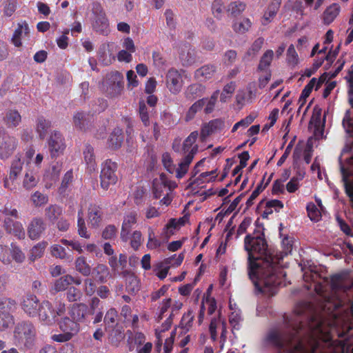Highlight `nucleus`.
I'll list each match as a JSON object with an SVG mask.
<instances>
[{"label": "nucleus", "instance_id": "f257e3e1", "mask_svg": "<svg viewBox=\"0 0 353 353\" xmlns=\"http://www.w3.org/2000/svg\"><path fill=\"white\" fill-rule=\"evenodd\" d=\"M301 265L305 288H314L320 303L298 304L293 312L283 316L284 327L291 331H324L327 325L341 331L352 330L353 276L343 273L329 279L324 268L312 261Z\"/></svg>", "mask_w": 353, "mask_h": 353}, {"label": "nucleus", "instance_id": "f03ea898", "mask_svg": "<svg viewBox=\"0 0 353 353\" xmlns=\"http://www.w3.org/2000/svg\"><path fill=\"white\" fill-rule=\"evenodd\" d=\"M244 247L248 254V276L255 291L273 296L285 276V272L280 266V258L270 252L263 235L260 232L248 235Z\"/></svg>", "mask_w": 353, "mask_h": 353}, {"label": "nucleus", "instance_id": "7ed1b4c3", "mask_svg": "<svg viewBox=\"0 0 353 353\" xmlns=\"http://www.w3.org/2000/svg\"><path fill=\"white\" fill-rule=\"evenodd\" d=\"M300 332H269L265 338L266 343L277 349L279 353H315L320 345L316 332H307V344L302 339ZM327 337L332 332H325Z\"/></svg>", "mask_w": 353, "mask_h": 353}, {"label": "nucleus", "instance_id": "20e7f679", "mask_svg": "<svg viewBox=\"0 0 353 353\" xmlns=\"http://www.w3.org/2000/svg\"><path fill=\"white\" fill-rule=\"evenodd\" d=\"M176 187L175 182L169 180L165 175L161 174L153 181V194L160 200V205H169L173 198L172 191Z\"/></svg>", "mask_w": 353, "mask_h": 353}, {"label": "nucleus", "instance_id": "39448f33", "mask_svg": "<svg viewBox=\"0 0 353 353\" xmlns=\"http://www.w3.org/2000/svg\"><path fill=\"white\" fill-rule=\"evenodd\" d=\"M2 214L4 216L3 228L7 233L15 236L21 239L25 236V231L21 222L17 221L20 218L18 210L6 205L2 210Z\"/></svg>", "mask_w": 353, "mask_h": 353}, {"label": "nucleus", "instance_id": "423d86ee", "mask_svg": "<svg viewBox=\"0 0 353 353\" xmlns=\"http://www.w3.org/2000/svg\"><path fill=\"white\" fill-rule=\"evenodd\" d=\"M183 307V303L179 300H172L171 298L163 299L158 307V319L161 320L166 317V320L163 323V327L161 331L168 330L171 328L172 319Z\"/></svg>", "mask_w": 353, "mask_h": 353}, {"label": "nucleus", "instance_id": "0eeeda50", "mask_svg": "<svg viewBox=\"0 0 353 353\" xmlns=\"http://www.w3.org/2000/svg\"><path fill=\"white\" fill-rule=\"evenodd\" d=\"M26 260V255L21 248L14 243L10 246L0 244V261L6 265H10L12 263L21 264Z\"/></svg>", "mask_w": 353, "mask_h": 353}, {"label": "nucleus", "instance_id": "6e6552de", "mask_svg": "<svg viewBox=\"0 0 353 353\" xmlns=\"http://www.w3.org/2000/svg\"><path fill=\"white\" fill-rule=\"evenodd\" d=\"M102 88L110 97H117L123 90V77L119 72L108 73L102 83Z\"/></svg>", "mask_w": 353, "mask_h": 353}, {"label": "nucleus", "instance_id": "1a4fd4ad", "mask_svg": "<svg viewBox=\"0 0 353 353\" xmlns=\"http://www.w3.org/2000/svg\"><path fill=\"white\" fill-rule=\"evenodd\" d=\"M92 12L93 14L92 19V29L97 33L108 35L110 32V22L101 5L99 3H94Z\"/></svg>", "mask_w": 353, "mask_h": 353}, {"label": "nucleus", "instance_id": "9d476101", "mask_svg": "<svg viewBox=\"0 0 353 353\" xmlns=\"http://www.w3.org/2000/svg\"><path fill=\"white\" fill-rule=\"evenodd\" d=\"M87 306L85 304H74L70 309V314L73 320L65 318L59 322V327L62 331H71L79 329L77 321H81L85 314Z\"/></svg>", "mask_w": 353, "mask_h": 353}, {"label": "nucleus", "instance_id": "9b49d317", "mask_svg": "<svg viewBox=\"0 0 353 353\" xmlns=\"http://www.w3.org/2000/svg\"><path fill=\"white\" fill-rule=\"evenodd\" d=\"M15 309L14 301L6 298L0 299V331L13 327L14 321L10 313Z\"/></svg>", "mask_w": 353, "mask_h": 353}, {"label": "nucleus", "instance_id": "f8f14e48", "mask_svg": "<svg viewBox=\"0 0 353 353\" xmlns=\"http://www.w3.org/2000/svg\"><path fill=\"white\" fill-rule=\"evenodd\" d=\"M24 161L23 159L16 155L12 161L8 174L3 178V186L10 190L15 189V181L21 174Z\"/></svg>", "mask_w": 353, "mask_h": 353}, {"label": "nucleus", "instance_id": "ddd939ff", "mask_svg": "<svg viewBox=\"0 0 353 353\" xmlns=\"http://www.w3.org/2000/svg\"><path fill=\"white\" fill-rule=\"evenodd\" d=\"M117 163L110 160L105 161L102 164L100 178L101 186L103 189L107 190L110 185L116 183L117 181Z\"/></svg>", "mask_w": 353, "mask_h": 353}, {"label": "nucleus", "instance_id": "4468645a", "mask_svg": "<svg viewBox=\"0 0 353 353\" xmlns=\"http://www.w3.org/2000/svg\"><path fill=\"white\" fill-rule=\"evenodd\" d=\"M17 146V139L8 134L4 129L0 128V159H8L12 154Z\"/></svg>", "mask_w": 353, "mask_h": 353}, {"label": "nucleus", "instance_id": "2eb2a0df", "mask_svg": "<svg viewBox=\"0 0 353 353\" xmlns=\"http://www.w3.org/2000/svg\"><path fill=\"white\" fill-rule=\"evenodd\" d=\"M48 147L52 158L57 157L63 154L65 144L62 134L57 130L53 131L48 139Z\"/></svg>", "mask_w": 353, "mask_h": 353}, {"label": "nucleus", "instance_id": "dca6fc26", "mask_svg": "<svg viewBox=\"0 0 353 353\" xmlns=\"http://www.w3.org/2000/svg\"><path fill=\"white\" fill-rule=\"evenodd\" d=\"M342 181L347 196L353 198V181L349 177L353 176V156L350 157L345 163H340Z\"/></svg>", "mask_w": 353, "mask_h": 353}, {"label": "nucleus", "instance_id": "f3484780", "mask_svg": "<svg viewBox=\"0 0 353 353\" xmlns=\"http://www.w3.org/2000/svg\"><path fill=\"white\" fill-rule=\"evenodd\" d=\"M227 128V125L224 120L221 119H216L203 123L201 130V138L204 140L206 137L221 133Z\"/></svg>", "mask_w": 353, "mask_h": 353}, {"label": "nucleus", "instance_id": "a211bd4d", "mask_svg": "<svg viewBox=\"0 0 353 353\" xmlns=\"http://www.w3.org/2000/svg\"><path fill=\"white\" fill-rule=\"evenodd\" d=\"M181 74L176 69L172 68L166 74V85L173 94L179 93L183 87Z\"/></svg>", "mask_w": 353, "mask_h": 353}, {"label": "nucleus", "instance_id": "6ab92c4d", "mask_svg": "<svg viewBox=\"0 0 353 353\" xmlns=\"http://www.w3.org/2000/svg\"><path fill=\"white\" fill-rule=\"evenodd\" d=\"M282 0H271L270 3L265 8L261 17V22L262 25L267 26L273 21L281 4Z\"/></svg>", "mask_w": 353, "mask_h": 353}, {"label": "nucleus", "instance_id": "aec40b11", "mask_svg": "<svg viewBox=\"0 0 353 353\" xmlns=\"http://www.w3.org/2000/svg\"><path fill=\"white\" fill-rule=\"evenodd\" d=\"M39 181L37 171L32 165L27 167L22 179V187L29 191L36 187Z\"/></svg>", "mask_w": 353, "mask_h": 353}, {"label": "nucleus", "instance_id": "412c9836", "mask_svg": "<svg viewBox=\"0 0 353 353\" xmlns=\"http://www.w3.org/2000/svg\"><path fill=\"white\" fill-rule=\"evenodd\" d=\"M37 314H39L41 321L46 324L52 323L56 321V316L54 311H52L51 304L48 301H44L39 305Z\"/></svg>", "mask_w": 353, "mask_h": 353}, {"label": "nucleus", "instance_id": "4be33fe9", "mask_svg": "<svg viewBox=\"0 0 353 353\" xmlns=\"http://www.w3.org/2000/svg\"><path fill=\"white\" fill-rule=\"evenodd\" d=\"M137 216L135 212H129L125 216L121 232V239L123 241L126 242L128 240L130 229L137 222Z\"/></svg>", "mask_w": 353, "mask_h": 353}, {"label": "nucleus", "instance_id": "5701e85b", "mask_svg": "<svg viewBox=\"0 0 353 353\" xmlns=\"http://www.w3.org/2000/svg\"><path fill=\"white\" fill-rule=\"evenodd\" d=\"M312 2L313 0H289L286 6L296 13V17L301 18L305 14V9Z\"/></svg>", "mask_w": 353, "mask_h": 353}, {"label": "nucleus", "instance_id": "b1692460", "mask_svg": "<svg viewBox=\"0 0 353 353\" xmlns=\"http://www.w3.org/2000/svg\"><path fill=\"white\" fill-rule=\"evenodd\" d=\"M38 299L34 295H27L22 303V307L26 313L30 316L37 315L39 311Z\"/></svg>", "mask_w": 353, "mask_h": 353}, {"label": "nucleus", "instance_id": "393cba45", "mask_svg": "<svg viewBox=\"0 0 353 353\" xmlns=\"http://www.w3.org/2000/svg\"><path fill=\"white\" fill-rule=\"evenodd\" d=\"M46 226L42 219H34L28 228V234L31 239H37L45 230Z\"/></svg>", "mask_w": 353, "mask_h": 353}, {"label": "nucleus", "instance_id": "a878e982", "mask_svg": "<svg viewBox=\"0 0 353 353\" xmlns=\"http://www.w3.org/2000/svg\"><path fill=\"white\" fill-rule=\"evenodd\" d=\"M216 72V66L211 64L204 65L194 72V78L202 82L210 79Z\"/></svg>", "mask_w": 353, "mask_h": 353}, {"label": "nucleus", "instance_id": "bb28decb", "mask_svg": "<svg viewBox=\"0 0 353 353\" xmlns=\"http://www.w3.org/2000/svg\"><path fill=\"white\" fill-rule=\"evenodd\" d=\"M198 137V132H192L184 141L183 150L186 155H192L194 158L198 151V146L195 144Z\"/></svg>", "mask_w": 353, "mask_h": 353}, {"label": "nucleus", "instance_id": "cd10ccee", "mask_svg": "<svg viewBox=\"0 0 353 353\" xmlns=\"http://www.w3.org/2000/svg\"><path fill=\"white\" fill-rule=\"evenodd\" d=\"M92 121V117L83 112H77L73 116V125L79 130H85Z\"/></svg>", "mask_w": 353, "mask_h": 353}, {"label": "nucleus", "instance_id": "c85d7f7f", "mask_svg": "<svg viewBox=\"0 0 353 353\" xmlns=\"http://www.w3.org/2000/svg\"><path fill=\"white\" fill-rule=\"evenodd\" d=\"M14 338L18 345L30 349L34 345L35 334L34 332H14Z\"/></svg>", "mask_w": 353, "mask_h": 353}, {"label": "nucleus", "instance_id": "c756f323", "mask_svg": "<svg viewBox=\"0 0 353 353\" xmlns=\"http://www.w3.org/2000/svg\"><path fill=\"white\" fill-rule=\"evenodd\" d=\"M101 209L95 205H92L88 208V222L91 228H97L101 221Z\"/></svg>", "mask_w": 353, "mask_h": 353}, {"label": "nucleus", "instance_id": "7c9ffc66", "mask_svg": "<svg viewBox=\"0 0 353 353\" xmlns=\"http://www.w3.org/2000/svg\"><path fill=\"white\" fill-rule=\"evenodd\" d=\"M72 283H75L76 285H80L81 280L79 279H75L70 275L63 276L55 281L54 285V290L56 292L65 290L69 286V285Z\"/></svg>", "mask_w": 353, "mask_h": 353}, {"label": "nucleus", "instance_id": "2f4dec72", "mask_svg": "<svg viewBox=\"0 0 353 353\" xmlns=\"http://www.w3.org/2000/svg\"><path fill=\"white\" fill-rule=\"evenodd\" d=\"M168 241L165 240V236L161 233V239H157L154 231L150 228L148 230V240L147 242V248L149 250H156L160 248L162 245L166 243Z\"/></svg>", "mask_w": 353, "mask_h": 353}, {"label": "nucleus", "instance_id": "473e14b6", "mask_svg": "<svg viewBox=\"0 0 353 353\" xmlns=\"http://www.w3.org/2000/svg\"><path fill=\"white\" fill-rule=\"evenodd\" d=\"M230 309L232 311L229 316L230 324L232 327V329L239 330L242 321L241 312L236 307V303H232L231 301H230Z\"/></svg>", "mask_w": 353, "mask_h": 353}, {"label": "nucleus", "instance_id": "72a5a7b5", "mask_svg": "<svg viewBox=\"0 0 353 353\" xmlns=\"http://www.w3.org/2000/svg\"><path fill=\"white\" fill-rule=\"evenodd\" d=\"M175 258L174 256L166 258L155 265L156 275L161 280L164 279L168 273L171 261Z\"/></svg>", "mask_w": 353, "mask_h": 353}, {"label": "nucleus", "instance_id": "f704fd0d", "mask_svg": "<svg viewBox=\"0 0 353 353\" xmlns=\"http://www.w3.org/2000/svg\"><path fill=\"white\" fill-rule=\"evenodd\" d=\"M341 10L339 3H334L331 4L323 12V20L325 24H330L338 16Z\"/></svg>", "mask_w": 353, "mask_h": 353}, {"label": "nucleus", "instance_id": "c9c22d12", "mask_svg": "<svg viewBox=\"0 0 353 353\" xmlns=\"http://www.w3.org/2000/svg\"><path fill=\"white\" fill-rule=\"evenodd\" d=\"M35 151L32 148H30L26 152V163L27 166L29 167L32 163L34 165V169L37 171L41 168V163L43 160V154L38 153L34 157Z\"/></svg>", "mask_w": 353, "mask_h": 353}, {"label": "nucleus", "instance_id": "e433bc0d", "mask_svg": "<svg viewBox=\"0 0 353 353\" xmlns=\"http://www.w3.org/2000/svg\"><path fill=\"white\" fill-rule=\"evenodd\" d=\"M29 33V28L26 23H19L15 30L12 41L16 47L21 46V39Z\"/></svg>", "mask_w": 353, "mask_h": 353}, {"label": "nucleus", "instance_id": "4c0bfd02", "mask_svg": "<svg viewBox=\"0 0 353 353\" xmlns=\"http://www.w3.org/2000/svg\"><path fill=\"white\" fill-rule=\"evenodd\" d=\"M3 121L8 128H14L21 123V117L18 111L10 110L6 112Z\"/></svg>", "mask_w": 353, "mask_h": 353}, {"label": "nucleus", "instance_id": "58836bf2", "mask_svg": "<svg viewBox=\"0 0 353 353\" xmlns=\"http://www.w3.org/2000/svg\"><path fill=\"white\" fill-rule=\"evenodd\" d=\"M83 158L87 168L90 172L95 171L96 170V162L95 156L94 154V149L90 145H87L83 150Z\"/></svg>", "mask_w": 353, "mask_h": 353}, {"label": "nucleus", "instance_id": "ea45409f", "mask_svg": "<svg viewBox=\"0 0 353 353\" xmlns=\"http://www.w3.org/2000/svg\"><path fill=\"white\" fill-rule=\"evenodd\" d=\"M126 280V289L129 293L136 294L140 290V281L134 274L131 273H126L124 275Z\"/></svg>", "mask_w": 353, "mask_h": 353}, {"label": "nucleus", "instance_id": "a19ab883", "mask_svg": "<svg viewBox=\"0 0 353 353\" xmlns=\"http://www.w3.org/2000/svg\"><path fill=\"white\" fill-rule=\"evenodd\" d=\"M127 256L125 254H121L118 259L116 256H112L109 259V265L114 272L119 273L121 270H123L126 266Z\"/></svg>", "mask_w": 353, "mask_h": 353}, {"label": "nucleus", "instance_id": "79ce46f5", "mask_svg": "<svg viewBox=\"0 0 353 353\" xmlns=\"http://www.w3.org/2000/svg\"><path fill=\"white\" fill-rule=\"evenodd\" d=\"M51 128V121L46 119L43 117H40L36 121V131L41 139H43Z\"/></svg>", "mask_w": 353, "mask_h": 353}, {"label": "nucleus", "instance_id": "37998d69", "mask_svg": "<svg viewBox=\"0 0 353 353\" xmlns=\"http://www.w3.org/2000/svg\"><path fill=\"white\" fill-rule=\"evenodd\" d=\"M123 141V135L122 132V130L117 128H115L112 132L111 133L109 139H108V145L109 147L117 149L121 147V143Z\"/></svg>", "mask_w": 353, "mask_h": 353}, {"label": "nucleus", "instance_id": "c03bdc74", "mask_svg": "<svg viewBox=\"0 0 353 353\" xmlns=\"http://www.w3.org/2000/svg\"><path fill=\"white\" fill-rule=\"evenodd\" d=\"M92 276L99 281L103 283L106 281L110 275L108 267L103 264H99L92 272Z\"/></svg>", "mask_w": 353, "mask_h": 353}, {"label": "nucleus", "instance_id": "a18cd8bd", "mask_svg": "<svg viewBox=\"0 0 353 353\" xmlns=\"http://www.w3.org/2000/svg\"><path fill=\"white\" fill-rule=\"evenodd\" d=\"M339 48V46L337 47V49H336L333 52H329L328 54H327L326 57H325L324 54L326 53L327 47H323V49L320 50L319 51V55L323 54V56L321 57H318L316 59H315L314 63L313 64L314 71L316 70L319 67L321 66L325 59L327 60H331L333 57H334L338 53Z\"/></svg>", "mask_w": 353, "mask_h": 353}, {"label": "nucleus", "instance_id": "49530a36", "mask_svg": "<svg viewBox=\"0 0 353 353\" xmlns=\"http://www.w3.org/2000/svg\"><path fill=\"white\" fill-rule=\"evenodd\" d=\"M216 308V304L214 299L208 296L203 299L201 312L199 314V321H201L204 314V310L207 309L209 314H212Z\"/></svg>", "mask_w": 353, "mask_h": 353}, {"label": "nucleus", "instance_id": "de8ad7c7", "mask_svg": "<svg viewBox=\"0 0 353 353\" xmlns=\"http://www.w3.org/2000/svg\"><path fill=\"white\" fill-rule=\"evenodd\" d=\"M145 341V337L143 332H130L128 339L130 350H132L136 345L140 346Z\"/></svg>", "mask_w": 353, "mask_h": 353}, {"label": "nucleus", "instance_id": "09e8293b", "mask_svg": "<svg viewBox=\"0 0 353 353\" xmlns=\"http://www.w3.org/2000/svg\"><path fill=\"white\" fill-rule=\"evenodd\" d=\"M78 234L85 239H89L90 234L88 232L85 227V221L83 219V206L78 211V220H77Z\"/></svg>", "mask_w": 353, "mask_h": 353}, {"label": "nucleus", "instance_id": "8fccbe9b", "mask_svg": "<svg viewBox=\"0 0 353 353\" xmlns=\"http://www.w3.org/2000/svg\"><path fill=\"white\" fill-rule=\"evenodd\" d=\"M193 157L192 155H185L183 159L180 162L179 167L175 169L176 177L182 178L188 172L189 165L191 163Z\"/></svg>", "mask_w": 353, "mask_h": 353}, {"label": "nucleus", "instance_id": "3c124183", "mask_svg": "<svg viewBox=\"0 0 353 353\" xmlns=\"http://www.w3.org/2000/svg\"><path fill=\"white\" fill-rule=\"evenodd\" d=\"M76 270L83 276H88L91 273V268L87 263L84 256H79L75 261Z\"/></svg>", "mask_w": 353, "mask_h": 353}, {"label": "nucleus", "instance_id": "603ef678", "mask_svg": "<svg viewBox=\"0 0 353 353\" xmlns=\"http://www.w3.org/2000/svg\"><path fill=\"white\" fill-rule=\"evenodd\" d=\"M48 245L46 241H42L34 245L30 250V259L32 261L42 256L46 248Z\"/></svg>", "mask_w": 353, "mask_h": 353}, {"label": "nucleus", "instance_id": "864d4df0", "mask_svg": "<svg viewBox=\"0 0 353 353\" xmlns=\"http://www.w3.org/2000/svg\"><path fill=\"white\" fill-rule=\"evenodd\" d=\"M205 88L201 83H194L188 86L186 95L189 98H196L203 94Z\"/></svg>", "mask_w": 353, "mask_h": 353}, {"label": "nucleus", "instance_id": "5fc2aeb1", "mask_svg": "<svg viewBox=\"0 0 353 353\" xmlns=\"http://www.w3.org/2000/svg\"><path fill=\"white\" fill-rule=\"evenodd\" d=\"M252 26V22L248 18H243L239 21H236L233 24V29L239 33H245L248 31Z\"/></svg>", "mask_w": 353, "mask_h": 353}, {"label": "nucleus", "instance_id": "6e6d98bb", "mask_svg": "<svg viewBox=\"0 0 353 353\" xmlns=\"http://www.w3.org/2000/svg\"><path fill=\"white\" fill-rule=\"evenodd\" d=\"M211 10L214 17L221 19L225 10L223 0H214L212 3Z\"/></svg>", "mask_w": 353, "mask_h": 353}, {"label": "nucleus", "instance_id": "4d7b16f0", "mask_svg": "<svg viewBox=\"0 0 353 353\" xmlns=\"http://www.w3.org/2000/svg\"><path fill=\"white\" fill-rule=\"evenodd\" d=\"M274 56V52L272 50H266L261 58L259 70H265L270 65Z\"/></svg>", "mask_w": 353, "mask_h": 353}, {"label": "nucleus", "instance_id": "13d9d810", "mask_svg": "<svg viewBox=\"0 0 353 353\" xmlns=\"http://www.w3.org/2000/svg\"><path fill=\"white\" fill-rule=\"evenodd\" d=\"M321 210L313 203H310L307 205V212L309 218L312 221L317 222L321 218Z\"/></svg>", "mask_w": 353, "mask_h": 353}, {"label": "nucleus", "instance_id": "bf43d9fd", "mask_svg": "<svg viewBox=\"0 0 353 353\" xmlns=\"http://www.w3.org/2000/svg\"><path fill=\"white\" fill-rule=\"evenodd\" d=\"M325 117L322 118L321 110L319 108H314L312 116L310 121V128H312L314 126L324 125Z\"/></svg>", "mask_w": 353, "mask_h": 353}, {"label": "nucleus", "instance_id": "052dcab7", "mask_svg": "<svg viewBox=\"0 0 353 353\" xmlns=\"http://www.w3.org/2000/svg\"><path fill=\"white\" fill-rule=\"evenodd\" d=\"M180 59L183 65H189L194 62V50L186 47L185 50L180 53Z\"/></svg>", "mask_w": 353, "mask_h": 353}, {"label": "nucleus", "instance_id": "680f3d73", "mask_svg": "<svg viewBox=\"0 0 353 353\" xmlns=\"http://www.w3.org/2000/svg\"><path fill=\"white\" fill-rule=\"evenodd\" d=\"M246 5L241 1H234L230 3L228 7V12L233 16H237L242 13L245 9Z\"/></svg>", "mask_w": 353, "mask_h": 353}, {"label": "nucleus", "instance_id": "e2e57ef3", "mask_svg": "<svg viewBox=\"0 0 353 353\" xmlns=\"http://www.w3.org/2000/svg\"><path fill=\"white\" fill-rule=\"evenodd\" d=\"M254 118L255 117L254 116L249 115L245 118L241 119L240 121L236 123L232 129V132H235L238 130H243L245 129L247 127H248L249 125H250L254 121Z\"/></svg>", "mask_w": 353, "mask_h": 353}, {"label": "nucleus", "instance_id": "0e129e2a", "mask_svg": "<svg viewBox=\"0 0 353 353\" xmlns=\"http://www.w3.org/2000/svg\"><path fill=\"white\" fill-rule=\"evenodd\" d=\"M178 226V222H176L174 219H171L165 226L163 231L162 232L163 235L165 236V240L168 241L170 237L174 234V230Z\"/></svg>", "mask_w": 353, "mask_h": 353}, {"label": "nucleus", "instance_id": "69168bd1", "mask_svg": "<svg viewBox=\"0 0 353 353\" xmlns=\"http://www.w3.org/2000/svg\"><path fill=\"white\" fill-rule=\"evenodd\" d=\"M217 177L216 170L201 173L197 178L199 183H209Z\"/></svg>", "mask_w": 353, "mask_h": 353}, {"label": "nucleus", "instance_id": "338daca9", "mask_svg": "<svg viewBox=\"0 0 353 353\" xmlns=\"http://www.w3.org/2000/svg\"><path fill=\"white\" fill-rule=\"evenodd\" d=\"M255 96L252 90H239L236 94V101L238 103H244L249 101Z\"/></svg>", "mask_w": 353, "mask_h": 353}, {"label": "nucleus", "instance_id": "774afa93", "mask_svg": "<svg viewBox=\"0 0 353 353\" xmlns=\"http://www.w3.org/2000/svg\"><path fill=\"white\" fill-rule=\"evenodd\" d=\"M193 319L194 316L191 311L184 314L180 322L181 328L188 330L192 327Z\"/></svg>", "mask_w": 353, "mask_h": 353}]
</instances>
